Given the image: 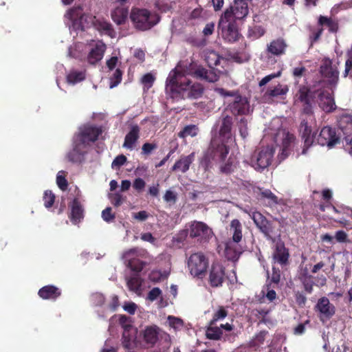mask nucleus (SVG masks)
Returning <instances> with one entry per match:
<instances>
[{"instance_id": "1", "label": "nucleus", "mask_w": 352, "mask_h": 352, "mask_svg": "<svg viewBox=\"0 0 352 352\" xmlns=\"http://www.w3.org/2000/svg\"><path fill=\"white\" fill-rule=\"evenodd\" d=\"M198 65L192 60H181L170 72L166 80V91L171 98L179 100L197 99L201 96L203 86L199 82H192L186 77L187 75L193 76Z\"/></svg>"}, {"instance_id": "2", "label": "nucleus", "mask_w": 352, "mask_h": 352, "mask_svg": "<svg viewBox=\"0 0 352 352\" xmlns=\"http://www.w3.org/2000/svg\"><path fill=\"white\" fill-rule=\"evenodd\" d=\"M229 153V148L219 138H212L207 150L204 152L200 164L205 170L212 166V163L225 161Z\"/></svg>"}, {"instance_id": "3", "label": "nucleus", "mask_w": 352, "mask_h": 352, "mask_svg": "<svg viewBox=\"0 0 352 352\" xmlns=\"http://www.w3.org/2000/svg\"><path fill=\"white\" fill-rule=\"evenodd\" d=\"M129 18L133 28L139 31H147L156 25L160 21L157 13H153L146 8L133 7L131 10Z\"/></svg>"}, {"instance_id": "4", "label": "nucleus", "mask_w": 352, "mask_h": 352, "mask_svg": "<svg viewBox=\"0 0 352 352\" xmlns=\"http://www.w3.org/2000/svg\"><path fill=\"white\" fill-rule=\"evenodd\" d=\"M317 94L318 89H312L306 85H300L294 96V104L300 107L303 114L312 115Z\"/></svg>"}, {"instance_id": "5", "label": "nucleus", "mask_w": 352, "mask_h": 352, "mask_svg": "<svg viewBox=\"0 0 352 352\" xmlns=\"http://www.w3.org/2000/svg\"><path fill=\"white\" fill-rule=\"evenodd\" d=\"M275 153L272 146H262L252 154L250 164L257 171H263L272 163Z\"/></svg>"}, {"instance_id": "6", "label": "nucleus", "mask_w": 352, "mask_h": 352, "mask_svg": "<svg viewBox=\"0 0 352 352\" xmlns=\"http://www.w3.org/2000/svg\"><path fill=\"white\" fill-rule=\"evenodd\" d=\"M249 13V4L239 0H234L233 4L226 9L220 18V24L230 21L241 20Z\"/></svg>"}, {"instance_id": "7", "label": "nucleus", "mask_w": 352, "mask_h": 352, "mask_svg": "<svg viewBox=\"0 0 352 352\" xmlns=\"http://www.w3.org/2000/svg\"><path fill=\"white\" fill-rule=\"evenodd\" d=\"M187 265L191 275L202 278L208 267V260L203 253H194L188 258Z\"/></svg>"}, {"instance_id": "8", "label": "nucleus", "mask_w": 352, "mask_h": 352, "mask_svg": "<svg viewBox=\"0 0 352 352\" xmlns=\"http://www.w3.org/2000/svg\"><path fill=\"white\" fill-rule=\"evenodd\" d=\"M189 236L197 242H207L212 236V229L205 223L194 221L189 226Z\"/></svg>"}, {"instance_id": "9", "label": "nucleus", "mask_w": 352, "mask_h": 352, "mask_svg": "<svg viewBox=\"0 0 352 352\" xmlns=\"http://www.w3.org/2000/svg\"><path fill=\"white\" fill-rule=\"evenodd\" d=\"M102 131L100 127L92 125H86L80 129L79 133L76 135L75 140L83 148L89 142H96Z\"/></svg>"}, {"instance_id": "10", "label": "nucleus", "mask_w": 352, "mask_h": 352, "mask_svg": "<svg viewBox=\"0 0 352 352\" xmlns=\"http://www.w3.org/2000/svg\"><path fill=\"white\" fill-rule=\"evenodd\" d=\"M65 16L72 21L74 30L80 31L85 30V24L88 25L89 19H91L88 14L82 12V9L80 6L69 9L65 14Z\"/></svg>"}, {"instance_id": "11", "label": "nucleus", "mask_w": 352, "mask_h": 352, "mask_svg": "<svg viewBox=\"0 0 352 352\" xmlns=\"http://www.w3.org/2000/svg\"><path fill=\"white\" fill-rule=\"evenodd\" d=\"M320 73L321 76L326 78L327 82L331 86H336L339 79V72L338 67L329 58H324L322 61L320 67Z\"/></svg>"}, {"instance_id": "12", "label": "nucleus", "mask_w": 352, "mask_h": 352, "mask_svg": "<svg viewBox=\"0 0 352 352\" xmlns=\"http://www.w3.org/2000/svg\"><path fill=\"white\" fill-rule=\"evenodd\" d=\"M315 143L331 148L340 143V138L337 135L335 129L329 126H324L321 129L318 135H316Z\"/></svg>"}, {"instance_id": "13", "label": "nucleus", "mask_w": 352, "mask_h": 352, "mask_svg": "<svg viewBox=\"0 0 352 352\" xmlns=\"http://www.w3.org/2000/svg\"><path fill=\"white\" fill-rule=\"evenodd\" d=\"M317 102L320 108L325 113H331L336 109L333 91L325 89H318Z\"/></svg>"}, {"instance_id": "14", "label": "nucleus", "mask_w": 352, "mask_h": 352, "mask_svg": "<svg viewBox=\"0 0 352 352\" xmlns=\"http://www.w3.org/2000/svg\"><path fill=\"white\" fill-rule=\"evenodd\" d=\"M226 269L219 262H213L209 270L208 283L212 287H221L224 282Z\"/></svg>"}, {"instance_id": "15", "label": "nucleus", "mask_w": 352, "mask_h": 352, "mask_svg": "<svg viewBox=\"0 0 352 352\" xmlns=\"http://www.w3.org/2000/svg\"><path fill=\"white\" fill-rule=\"evenodd\" d=\"M299 132L302 140L304 142V146L302 154L307 153L308 148L315 144V138L316 134L312 131L311 127L309 126L307 121L302 120L300 122Z\"/></svg>"}, {"instance_id": "16", "label": "nucleus", "mask_w": 352, "mask_h": 352, "mask_svg": "<svg viewBox=\"0 0 352 352\" xmlns=\"http://www.w3.org/2000/svg\"><path fill=\"white\" fill-rule=\"evenodd\" d=\"M219 26L221 28V35L223 39L229 43H234L239 41L241 34L239 32L237 25L234 21L224 22Z\"/></svg>"}, {"instance_id": "17", "label": "nucleus", "mask_w": 352, "mask_h": 352, "mask_svg": "<svg viewBox=\"0 0 352 352\" xmlns=\"http://www.w3.org/2000/svg\"><path fill=\"white\" fill-rule=\"evenodd\" d=\"M316 309L320 312V320L322 322L324 321V319L329 320L336 313L335 306L325 296L318 299L316 305Z\"/></svg>"}, {"instance_id": "18", "label": "nucleus", "mask_w": 352, "mask_h": 352, "mask_svg": "<svg viewBox=\"0 0 352 352\" xmlns=\"http://www.w3.org/2000/svg\"><path fill=\"white\" fill-rule=\"evenodd\" d=\"M228 109L234 116L246 115L250 111V103L246 98L237 94Z\"/></svg>"}, {"instance_id": "19", "label": "nucleus", "mask_w": 352, "mask_h": 352, "mask_svg": "<svg viewBox=\"0 0 352 352\" xmlns=\"http://www.w3.org/2000/svg\"><path fill=\"white\" fill-rule=\"evenodd\" d=\"M251 218L252 219L254 223L256 224V227L260 230V231L265 236L270 238L271 236V234L273 232V226L272 223L259 212H252Z\"/></svg>"}, {"instance_id": "20", "label": "nucleus", "mask_w": 352, "mask_h": 352, "mask_svg": "<svg viewBox=\"0 0 352 352\" xmlns=\"http://www.w3.org/2000/svg\"><path fill=\"white\" fill-rule=\"evenodd\" d=\"M289 258V250L285 247L284 243L281 241L277 242L272 254L274 262L280 264L282 267H284L288 265Z\"/></svg>"}, {"instance_id": "21", "label": "nucleus", "mask_w": 352, "mask_h": 352, "mask_svg": "<svg viewBox=\"0 0 352 352\" xmlns=\"http://www.w3.org/2000/svg\"><path fill=\"white\" fill-rule=\"evenodd\" d=\"M239 243L240 242H234L230 240H228V241H226L225 244L224 254L226 258L228 261L234 262L239 260L243 252Z\"/></svg>"}, {"instance_id": "22", "label": "nucleus", "mask_w": 352, "mask_h": 352, "mask_svg": "<svg viewBox=\"0 0 352 352\" xmlns=\"http://www.w3.org/2000/svg\"><path fill=\"white\" fill-rule=\"evenodd\" d=\"M288 45L287 41L282 37L272 40L267 45V51L268 53L280 56L285 54Z\"/></svg>"}, {"instance_id": "23", "label": "nucleus", "mask_w": 352, "mask_h": 352, "mask_svg": "<svg viewBox=\"0 0 352 352\" xmlns=\"http://www.w3.org/2000/svg\"><path fill=\"white\" fill-rule=\"evenodd\" d=\"M71 212L69 216L73 224L78 223L84 218V208L78 198H74L69 205Z\"/></svg>"}, {"instance_id": "24", "label": "nucleus", "mask_w": 352, "mask_h": 352, "mask_svg": "<svg viewBox=\"0 0 352 352\" xmlns=\"http://www.w3.org/2000/svg\"><path fill=\"white\" fill-rule=\"evenodd\" d=\"M106 45L101 41H98L95 46L90 50L87 56V61L91 65H95L101 60L106 51Z\"/></svg>"}, {"instance_id": "25", "label": "nucleus", "mask_w": 352, "mask_h": 352, "mask_svg": "<svg viewBox=\"0 0 352 352\" xmlns=\"http://www.w3.org/2000/svg\"><path fill=\"white\" fill-rule=\"evenodd\" d=\"M140 129L138 125L135 124L131 126L130 131L126 133L124 137V141L122 147L133 150L135 146L136 142L140 138Z\"/></svg>"}, {"instance_id": "26", "label": "nucleus", "mask_w": 352, "mask_h": 352, "mask_svg": "<svg viewBox=\"0 0 352 352\" xmlns=\"http://www.w3.org/2000/svg\"><path fill=\"white\" fill-rule=\"evenodd\" d=\"M91 23L94 28L100 33L105 34L111 37L115 35V31L112 25L106 19L94 16L91 19Z\"/></svg>"}, {"instance_id": "27", "label": "nucleus", "mask_w": 352, "mask_h": 352, "mask_svg": "<svg viewBox=\"0 0 352 352\" xmlns=\"http://www.w3.org/2000/svg\"><path fill=\"white\" fill-rule=\"evenodd\" d=\"M38 295L44 300H55L61 295V291L54 285H48L41 287L38 292Z\"/></svg>"}, {"instance_id": "28", "label": "nucleus", "mask_w": 352, "mask_h": 352, "mask_svg": "<svg viewBox=\"0 0 352 352\" xmlns=\"http://www.w3.org/2000/svg\"><path fill=\"white\" fill-rule=\"evenodd\" d=\"M195 154L190 153L187 156H182L172 167L173 171L179 170L184 173L188 170L190 164L194 161Z\"/></svg>"}, {"instance_id": "29", "label": "nucleus", "mask_w": 352, "mask_h": 352, "mask_svg": "<svg viewBox=\"0 0 352 352\" xmlns=\"http://www.w3.org/2000/svg\"><path fill=\"white\" fill-rule=\"evenodd\" d=\"M193 77L210 82H214L219 79V76L214 71L208 70L201 65H198Z\"/></svg>"}, {"instance_id": "30", "label": "nucleus", "mask_w": 352, "mask_h": 352, "mask_svg": "<svg viewBox=\"0 0 352 352\" xmlns=\"http://www.w3.org/2000/svg\"><path fill=\"white\" fill-rule=\"evenodd\" d=\"M111 16L113 21L118 25L126 23L129 17V9L124 7H116L111 11Z\"/></svg>"}, {"instance_id": "31", "label": "nucleus", "mask_w": 352, "mask_h": 352, "mask_svg": "<svg viewBox=\"0 0 352 352\" xmlns=\"http://www.w3.org/2000/svg\"><path fill=\"white\" fill-rule=\"evenodd\" d=\"M232 124L233 122L231 116H223L221 121V125L219 130V136L224 139H229L231 135Z\"/></svg>"}, {"instance_id": "32", "label": "nucleus", "mask_w": 352, "mask_h": 352, "mask_svg": "<svg viewBox=\"0 0 352 352\" xmlns=\"http://www.w3.org/2000/svg\"><path fill=\"white\" fill-rule=\"evenodd\" d=\"M242 229L243 226L239 220L236 219L232 220L229 229L232 238L229 240L234 242H241L243 239Z\"/></svg>"}, {"instance_id": "33", "label": "nucleus", "mask_w": 352, "mask_h": 352, "mask_svg": "<svg viewBox=\"0 0 352 352\" xmlns=\"http://www.w3.org/2000/svg\"><path fill=\"white\" fill-rule=\"evenodd\" d=\"M289 91V87L286 85H281L278 83L273 88H269L265 93L264 96L270 98H282L285 96Z\"/></svg>"}, {"instance_id": "34", "label": "nucleus", "mask_w": 352, "mask_h": 352, "mask_svg": "<svg viewBox=\"0 0 352 352\" xmlns=\"http://www.w3.org/2000/svg\"><path fill=\"white\" fill-rule=\"evenodd\" d=\"M318 25L319 28L327 27L332 33H336L338 30V23L331 17L320 15L318 18Z\"/></svg>"}, {"instance_id": "35", "label": "nucleus", "mask_w": 352, "mask_h": 352, "mask_svg": "<svg viewBox=\"0 0 352 352\" xmlns=\"http://www.w3.org/2000/svg\"><path fill=\"white\" fill-rule=\"evenodd\" d=\"M85 148L74 140L73 149L67 154L68 160L72 162H80L84 155L85 151L83 149Z\"/></svg>"}, {"instance_id": "36", "label": "nucleus", "mask_w": 352, "mask_h": 352, "mask_svg": "<svg viewBox=\"0 0 352 352\" xmlns=\"http://www.w3.org/2000/svg\"><path fill=\"white\" fill-rule=\"evenodd\" d=\"M338 126L344 134L352 133V115L344 113L340 116Z\"/></svg>"}, {"instance_id": "37", "label": "nucleus", "mask_w": 352, "mask_h": 352, "mask_svg": "<svg viewBox=\"0 0 352 352\" xmlns=\"http://www.w3.org/2000/svg\"><path fill=\"white\" fill-rule=\"evenodd\" d=\"M299 279L303 285L305 291L307 294H311L314 290L315 283L313 280V276L308 274L307 270H305L299 276Z\"/></svg>"}, {"instance_id": "38", "label": "nucleus", "mask_w": 352, "mask_h": 352, "mask_svg": "<svg viewBox=\"0 0 352 352\" xmlns=\"http://www.w3.org/2000/svg\"><path fill=\"white\" fill-rule=\"evenodd\" d=\"M223 336V331L221 328L216 326V324H211L209 322L208 326L206 329V337L212 340H219Z\"/></svg>"}, {"instance_id": "39", "label": "nucleus", "mask_w": 352, "mask_h": 352, "mask_svg": "<svg viewBox=\"0 0 352 352\" xmlns=\"http://www.w3.org/2000/svg\"><path fill=\"white\" fill-rule=\"evenodd\" d=\"M144 341L151 345L155 344L158 340V331L157 328L153 327H147L144 333Z\"/></svg>"}, {"instance_id": "40", "label": "nucleus", "mask_w": 352, "mask_h": 352, "mask_svg": "<svg viewBox=\"0 0 352 352\" xmlns=\"http://www.w3.org/2000/svg\"><path fill=\"white\" fill-rule=\"evenodd\" d=\"M296 138L293 134L287 133L282 142V159H285L289 155L291 144L294 142Z\"/></svg>"}, {"instance_id": "41", "label": "nucleus", "mask_w": 352, "mask_h": 352, "mask_svg": "<svg viewBox=\"0 0 352 352\" xmlns=\"http://www.w3.org/2000/svg\"><path fill=\"white\" fill-rule=\"evenodd\" d=\"M267 333V331H261L251 340L250 342V346L254 348H259L262 344H263Z\"/></svg>"}, {"instance_id": "42", "label": "nucleus", "mask_w": 352, "mask_h": 352, "mask_svg": "<svg viewBox=\"0 0 352 352\" xmlns=\"http://www.w3.org/2000/svg\"><path fill=\"white\" fill-rule=\"evenodd\" d=\"M85 74L82 71L72 70L67 76V80L69 83L75 84L83 80Z\"/></svg>"}, {"instance_id": "43", "label": "nucleus", "mask_w": 352, "mask_h": 352, "mask_svg": "<svg viewBox=\"0 0 352 352\" xmlns=\"http://www.w3.org/2000/svg\"><path fill=\"white\" fill-rule=\"evenodd\" d=\"M198 128L195 124H190L186 126L182 131L179 133V137L182 138H186L188 136L195 137L197 135Z\"/></svg>"}, {"instance_id": "44", "label": "nucleus", "mask_w": 352, "mask_h": 352, "mask_svg": "<svg viewBox=\"0 0 352 352\" xmlns=\"http://www.w3.org/2000/svg\"><path fill=\"white\" fill-rule=\"evenodd\" d=\"M122 74L123 72L120 69L117 68L115 70L112 76L110 77L109 87L111 89L116 87L121 82L122 79Z\"/></svg>"}, {"instance_id": "45", "label": "nucleus", "mask_w": 352, "mask_h": 352, "mask_svg": "<svg viewBox=\"0 0 352 352\" xmlns=\"http://www.w3.org/2000/svg\"><path fill=\"white\" fill-rule=\"evenodd\" d=\"M144 266V263L138 258H133L128 261V267L132 271L140 272L143 270Z\"/></svg>"}, {"instance_id": "46", "label": "nucleus", "mask_w": 352, "mask_h": 352, "mask_svg": "<svg viewBox=\"0 0 352 352\" xmlns=\"http://www.w3.org/2000/svg\"><path fill=\"white\" fill-rule=\"evenodd\" d=\"M228 316V311L226 309L220 306L217 311L214 312L212 319L210 321L211 324H216V322L219 320L224 319Z\"/></svg>"}, {"instance_id": "47", "label": "nucleus", "mask_w": 352, "mask_h": 352, "mask_svg": "<svg viewBox=\"0 0 352 352\" xmlns=\"http://www.w3.org/2000/svg\"><path fill=\"white\" fill-rule=\"evenodd\" d=\"M155 78L151 73L144 74L141 78L144 90H148L153 85Z\"/></svg>"}, {"instance_id": "48", "label": "nucleus", "mask_w": 352, "mask_h": 352, "mask_svg": "<svg viewBox=\"0 0 352 352\" xmlns=\"http://www.w3.org/2000/svg\"><path fill=\"white\" fill-rule=\"evenodd\" d=\"M261 197L267 199L270 206H274L278 204V198L270 190H265L261 192Z\"/></svg>"}, {"instance_id": "49", "label": "nucleus", "mask_w": 352, "mask_h": 352, "mask_svg": "<svg viewBox=\"0 0 352 352\" xmlns=\"http://www.w3.org/2000/svg\"><path fill=\"white\" fill-rule=\"evenodd\" d=\"M142 283L140 278L138 276L130 278L127 280V285L130 290L137 292L140 289Z\"/></svg>"}, {"instance_id": "50", "label": "nucleus", "mask_w": 352, "mask_h": 352, "mask_svg": "<svg viewBox=\"0 0 352 352\" xmlns=\"http://www.w3.org/2000/svg\"><path fill=\"white\" fill-rule=\"evenodd\" d=\"M44 206L49 208H51L55 201V195L51 190H45L43 195Z\"/></svg>"}, {"instance_id": "51", "label": "nucleus", "mask_w": 352, "mask_h": 352, "mask_svg": "<svg viewBox=\"0 0 352 352\" xmlns=\"http://www.w3.org/2000/svg\"><path fill=\"white\" fill-rule=\"evenodd\" d=\"M61 174H65V172L64 171L58 172V173L56 176V184H57L58 188L60 190L64 191L67 188L68 182L65 178V175H63Z\"/></svg>"}, {"instance_id": "52", "label": "nucleus", "mask_w": 352, "mask_h": 352, "mask_svg": "<svg viewBox=\"0 0 352 352\" xmlns=\"http://www.w3.org/2000/svg\"><path fill=\"white\" fill-rule=\"evenodd\" d=\"M109 198L110 199L111 203L115 207H119L120 206H121L124 201L122 195L119 192L109 194Z\"/></svg>"}, {"instance_id": "53", "label": "nucleus", "mask_w": 352, "mask_h": 352, "mask_svg": "<svg viewBox=\"0 0 352 352\" xmlns=\"http://www.w3.org/2000/svg\"><path fill=\"white\" fill-rule=\"evenodd\" d=\"M234 166L231 158H229L227 162L220 166V172L221 173L229 175L234 171Z\"/></svg>"}, {"instance_id": "54", "label": "nucleus", "mask_w": 352, "mask_h": 352, "mask_svg": "<svg viewBox=\"0 0 352 352\" xmlns=\"http://www.w3.org/2000/svg\"><path fill=\"white\" fill-rule=\"evenodd\" d=\"M102 218L107 223L112 222L115 219L116 215L114 213H112V209L111 207H107L102 210Z\"/></svg>"}, {"instance_id": "55", "label": "nucleus", "mask_w": 352, "mask_h": 352, "mask_svg": "<svg viewBox=\"0 0 352 352\" xmlns=\"http://www.w3.org/2000/svg\"><path fill=\"white\" fill-rule=\"evenodd\" d=\"M168 320L170 326L174 328L175 329H181L184 326L183 320L179 318H176L173 316H169L168 317Z\"/></svg>"}, {"instance_id": "56", "label": "nucleus", "mask_w": 352, "mask_h": 352, "mask_svg": "<svg viewBox=\"0 0 352 352\" xmlns=\"http://www.w3.org/2000/svg\"><path fill=\"white\" fill-rule=\"evenodd\" d=\"M344 135V148L346 151L352 155V133Z\"/></svg>"}, {"instance_id": "57", "label": "nucleus", "mask_w": 352, "mask_h": 352, "mask_svg": "<svg viewBox=\"0 0 352 352\" xmlns=\"http://www.w3.org/2000/svg\"><path fill=\"white\" fill-rule=\"evenodd\" d=\"M157 147V146L155 143L146 142L142 146V154L144 155H149Z\"/></svg>"}, {"instance_id": "58", "label": "nucleus", "mask_w": 352, "mask_h": 352, "mask_svg": "<svg viewBox=\"0 0 352 352\" xmlns=\"http://www.w3.org/2000/svg\"><path fill=\"white\" fill-rule=\"evenodd\" d=\"M280 75H281V72H278L277 73L271 74H269V75L265 76L259 81V82H258L259 87H263V86L265 85L267 83L270 82L274 78L280 76Z\"/></svg>"}, {"instance_id": "59", "label": "nucleus", "mask_w": 352, "mask_h": 352, "mask_svg": "<svg viewBox=\"0 0 352 352\" xmlns=\"http://www.w3.org/2000/svg\"><path fill=\"white\" fill-rule=\"evenodd\" d=\"M348 76L352 78V52L349 54V58L345 63L344 77H346Z\"/></svg>"}, {"instance_id": "60", "label": "nucleus", "mask_w": 352, "mask_h": 352, "mask_svg": "<svg viewBox=\"0 0 352 352\" xmlns=\"http://www.w3.org/2000/svg\"><path fill=\"white\" fill-rule=\"evenodd\" d=\"M126 157L124 155H118L113 161L111 166L113 168H120L126 162Z\"/></svg>"}, {"instance_id": "61", "label": "nucleus", "mask_w": 352, "mask_h": 352, "mask_svg": "<svg viewBox=\"0 0 352 352\" xmlns=\"http://www.w3.org/2000/svg\"><path fill=\"white\" fill-rule=\"evenodd\" d=\"M337 242L338 243H346L349 241L348 240V234L344 230H338L335 234V237Z\"/></svg>"}, {"instance_id": "62", "label": "nucleus", "mask_w": 352, "mask_h": 352, "mask_svg": "<svg viewBox=\"0 0 352 352\" xmlns=\"http://www.w3.org/2000/svg\"><path fill=\"white\" fill-rule=\"evenodd\" d=\"M162 295V290L159 287H153L147 295V299L151 301L155 300Z\"/></svg>"}, {"instance_id": "63", "label": "nucleus", "mask_w": 352, "mask_h": 352, "mask_svg": "<svg viewBox=\"0 0 352 352\" xmlns=\"http://www.w3.org/2000/svg\"><path fill=\"white\" fill-rule=\"evenodd\" d=\"M324 31V28H318V29H313L311 30V33L310 36V40L311 43H315L321 36Z\"/></svg>"}, {"instance_id": "64", "label": "nucleus", "mask_w": 352, "mask_h": 352, "mask_svg": "<svg viewBox=\"0 0 352 352\" xmlns=\"http://www.w3.org/2000/svg\"><path fill=\"white\" fill-rule=\"evenodd\" d=\"M145 186L146 182L143 179L140 177L136 178L133 183V188L138 192H141L144 188Z\"/></svg>"}]
</instances>
